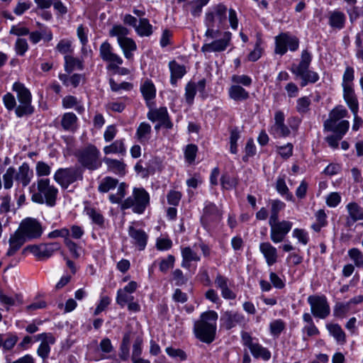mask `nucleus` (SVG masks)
Listing matches in <instances>:
<instances>
[{"instance_id": "nucleus-23", "label": "nucleus", "mask_w": 363, "mask_h": 363, "mask_svg": "<svg viewBox=\"0 0 363 363\" xmlns=\"http://www.w3.org/2000/svg\"><path fill=\"white\" fill-rule=\"evenodd\" d=\"M349 216L347 218V226H351L357 220H363V208L355 202L349 203L347 206Z\"/></svg>"}, {"instance_id": "nucleus-19", "label": "nucleus", "mask_w": 363, "mask_h": 363, "mask_svg": "<svg viewBox=\"0 0 363 363\" xmlns=\"http://www.w3.org/2000/svg\"><path fill=\"white\" fill-rule=\"evenodd\" d=\"M230 39L231 33L225 32L222 38L204 44L201 47V51L203 52H222L227 48Z\"/></svg>"}, {"instance_id": "nucleus-29", "label": "nucleus", "mask_w": 363, "mask_h": 363, "mask_svg": "<svg viewBox=\"0 0 363 363\" xmlns=\"http://www.w3.org/2000/svg\"><path fill=\"white\" fill-rule=\"evenodd\" d=\"M151 126L145 122L141 123L138 127L135 133V138L141 144L147 143L150 138Z\"/></svg>"}, {"instance_id": "nucleus-2", "label": "nucleus", "mask_w": 363, "mask_h": 363, "mask_svg": "<svg viewBox=\"0 0 363 363\" xmlns=\"http://www.w3.org/2000/svg\"><path fill=\"white\" fill-rule=\"evenodd\" d=\"M58 189L50 184L49 179H40L37 181V189L33 193L31 200L39 204L53 207L56 204Z\"/></svg>"}, {"instance_id": "nucleus-62", "label": "nucleus", "mask_w": 363, "mask_h": 363, "mask_svg": "<svg viewBox=\"0 0 363 363\" xmlns=\"http://www.w3.org/2000/svg\"><path fill=\"white\" fill-rule=\"evenodd\" d=\"M36 174L38 177L48 176L51 172L50 167L44 162L39 161L36 164Z\"/></svg>"}, {"instance_id": "nucleus-17", "label": "nucleus", "mask_w": 363, "mask_h": 363, "mask_svg": "<svg viewBox=\"0 0 363 363\" xmlns=\"http://www.w3.org/2000/svg\"><path fill=\"white\" fill-rule=\"evenodd\" d=\"M99 53L101 58L109 62V68L116 69L118 65L123 63L122 58L113 52V48L107 41L104 42L99 48Z\"/></svg>"}, {"instance_id": "nucleus-12", "label": "nucleus", "mask_w": 363, "mask_h": 363, "mask_svg": "<svg viewBox=\"0 0 363 363\" xmlns=\"http://www.w3.org/2000/svg\"><path fill=\"white\" fill-rule=\"evenodd\" d=\"M227 10V7L222 4L213 6L206 13L204 23L209 22L218 28H222L226 21Z\"/></svg>"}, {"instance_id": "nucleus-52", "label": "nucleus", "mask_w": 363, "mask_h": 363, "mask_svg": "<svg viewBox=\"0 0 363 363\" xmlns=\"http://www.w3.org/2000/svg\"><path fill=\"white\" fill-rule=\"evenodd\" d=\"M126 185L121 183L118 186L117 193L116 194L109 195V200L113 203H119L125 195Z\"/></svg>"}, {"instance_id": "nucleus-54", "label": "nucleus", "mask_w": 363, "mask_h": 363, "mask_svg": "<svg viewBox=\"0 0 363 363\" xmlns=\"http://www.w3.org/2000/svg\"><path fill=\"white\" fill-rule=\"evenodd\" d=\"M197 151L198 147L196 145L189 144L186 145L184 150V157L188 163L191 164L194 162Z\"/></svg>"}, {"instance_id": "nucleus-56", "label": "nucleus", "mask_w": 363, "mask_h": 363, "mask_svg": "<svg viewBox=\"0 0 363 363\" xmlns=\"http://www.w3.org/2000/svg\"><path fill=\"white\" fill-rule=\"evenodd\" d=\"M292 235L294 238H296L300 243L303 244V245H307L309 241L308 234L304 229H294Z\"/></svg>"}, {"instance_id": "nucleus-45", "label": "nucleus", "mask_w": 363, "mask_h": 363, "mask_svg": "<svg viewBox=\"0 0 363 363\" xmlns=\"http://www.w3.org/2000/svg\"><path fill=\"white\" fill-rule=\"evenodd\" d=\"M128 33V30L121 25H115L109 30V35L111 37H117L118 43L120 42L121 40L127 38Z\"/></svg>"}, {"instance_id": "nucleus-57", "label": "nucleus", "mask_w": 363, "mask_h": 363, "mask_svg": "<svg viewBox=\"0 0 363 363\" xmlns=\"http://www.w3.org/2000/svg\"><path fill=\"white\" fill-rule=\"evenodd\" d=\"M133 300V296L131 294L125 292L124 291L118 290L117 292L116 302L118 305L123 307L129 301Z\"/></svg>"}, {"instance_id": "nucleus-50", "label": "nucleus", "mask_w": 363, "mask_h": 363, "mask_svg": "<svg viewBox=\"0 0 363 363\" xmlns=\"http://www.w3.org/2000/svg\"><path fill=\"white\" fill-rule=\"evenodd\" d=\"M348 255L357 267H363V254L359 249H350L348 251Z\"/></svg>"}, {"instance_id": "nucleus-59", "label": "nucleus", "mask_w": 363, "mask_h": 363, "mask_svg": "<svg viewBox=\"0 0 363 363\" xmlns=\"http://www.w3.org/2000/svg\"><path fill=\"white\" fill-rule=\"evenodd\" d=\"M240 133L237 128L233 129L230 131V151L233 154H236L238 152L237 142H238V139L240 138Z\"/></svg>"}, {"instance_id": "nucleus-13", "label": "nucleus", "mask_w": 363, "mask_h": 363, "mask_svg": "<svg viewBox=\"0 0 363 363\" xmlns=\"http://www.w3.org/2000/svg\"><path fill=\"white\" fill-rule=\"evenodd\" d=\"M275 52L280 55H284L287 51V48L291 51H296L298 48V40L294 36H291L287 33H281L275 38Z\"/></svg>"}, {"instance_id": "nucleus-46", "label": "nucleus", "mask_w": 363, "mask_h": 363, "mask_svg": "<svg viewBox=\"0 0 363 363\" xmlns=\"http://www.w3.org/2000/svg\"><path fill=\"white\" fill-rule=\"evenodd\" d=\"M210 0H194L189 3L191 6V13L193 16L198 17L201 15L202 9Z\"/></svg>"}, {"instance_id": "nucleus-9", "label": "nucleus", "mask_w": 363, "mask_h": 363, "mask_svg": "<svg viewBox=\"0 0 363 363\" xmlns=\"http://www.w3.org/2000/svg\"><path fill=\"white\" fill-rule=\"evenodd\" d=\"M17 230L28 241L40 238L43 233L41 223L33 218L22 220Z\"/></svg>"}, {"instance_id": "nucleus-20", "label": "nucleus", "mask_w": 363, "mask_h": 363, "mask_svg": "<svg viewBox=\"0 0 363 363\" xmlns=\"http://www.w3.org/2000/svg\"><path fill=\"white\" fill-rule=\"evenodd\" d=\"M28 240L23 235L16 230L13 233L11 234L9 239V248L6 255L12 257L23 247Z\"/></svg>"}, {"instance_id": "nucleus-3", "label": "nucleus", "mask_w": 363, "mask_h": 363, "mask_svg": "<svg viewBox=\"0 0 363 363\" xmlns=\"http://www.w3.org/2000/svg\"><path fill=\"white\" fill-rule=\"evenodd\" d=\"M33 177V172L26 162H23L16 170L14 167H9L3 175L4 187L10 189L15 180L17 184L23 187L27 186Z\"/></svg>"}, {"instance_id": "nucleus-25", "label": "nucleus", "mask_w": 363, "mask_h": 363, "mask_svg": "<svg viewBox=\"0 0 363 363\" xmlns=\"http://www.w3.org/2000/svg\"><path fill=\"white\" fill-rule=\"evenodd\" d=\"M347 111L342 106H337L329 113V118L324 122V128H332L333 123L346 117Z\"/></svg>"}, {"instance_id": "nucleus-63", "label": "nucleus", "mask_w": 363, "mask_h": 363, "mask_svg": "<svg viewBox=\"0 0 363 363\" xmlns=\"http://www.w3.org/2000/svg\"><path fill=\"white\" fill-rule=\"evenodd\" d=\"M28 49L27 40L23 38H18L15 43V50L16 54L21 56L24 55Z\"/></svg>"}, {"instance_id": "nucleus-47", "label": "nucleus", "mask_w": 363, "mask_h": 363, "mask_svg": "<svg viewBox=\"0 0 363 363\" xmlns=\"http://www.w3.org/2000/svg\"><path fill=\"white\" fill-rule=\"evenodd\" d=\"M271 215L269 221L279 220V213L285 206V204L279 200H273L271 202Z\"/></svg>"}, {"instance_id": "nucleus-1", "label": "nucleus", "mask_w": 363, "mask_h": 363, "mask_svg": "<svg viewBox=\"0 0 363 363\" xmlns=\"http://www.w3.org/2000/svg\"><path fill=\"white\" fill-rule=\"evenodd\" d=\"M218 314L214 311L203 313L194 323V333L196 338L205 343L212 342L216 337Z\"/></svg>"}, {"instance_id": "nucleus-64", "label": "nucleus", "mask_w": 363, "mask_h": 363, "mask_svg": "<svg viewBox=\"0 0 363 363\" xmlns=\"http://www.w3.org/2000/svg\"><path fill=\"white\" fill-rule=\"evenodd\" d=\"M143 339L138 337L133 345L131 359L140 357L143 352Z\"/></svg>"}, {"instance_id": "nucleus-39", "label": "nucleus", "mask_w": 363, "mask_h": 363, "mask_svg": "<svg viewBox=\"0 0 363 363\" xmlns=\"http://www.w3.org/2000/svg\"><path fill=\"white\" fill-rule=\"evenodd\" d=\"M332 126V128H325V130L334 132L339 138H342L349 129L350 123L347 120H343L338 123H333Z\"/></svg>"}, {"instance_id": "nucleus-16", "label": "nucleus", "mask_w": 363, "mask_h": 363, "mask_svg": "<svg viewBox=\"0 0 363 363\" xmlns=\"http://www.w3.org/2000/svg\"><path fill=\"white\" fill-rule=\"evenodd\" d=\"M35 338L36 340L40 341V344L37 349V354L45 362L50 355V345L55 343V337L50 333H43L38 334Z\"/></svg>"}, {"instance_id": "nucleus-32", "label": "nucleus", "mask_w": 363, "mask_h": 363, "mask_svg": "<svg viewBox=\"0 0 363 363\" xmlns=\"http://www.w3.org/2000/svg\"><path fill=\"white\" fill-rule=\"evenodd\" d=\"M345 15L339 11H334L329 16V24L331 27L342 29L345 26Z\"/></svg>"}, {"instance_id": "nucleus-31", "label": "nucleus", "mask_w": 363, "mask_h": 363, "mask_svg": "<svg viewBox=\"0 0 363 363\" xmlns=\"http://www.w3.org/2000/svg\"><path fill=\"white\" fill-rule=\"evenodd\" d=\"M62 104L65 108H74L77 113H82L84 111V107L74 96H66L62 100Z\"/></svg>"}, {"instance_id": "nucleus-44", "label": "nucleus", "mask_w": 363, "mask_h": 363, "mask_svg": "<svg viewBox=\"0 0 363 363\" xmlns=\"http://www.w3.org/2000/svg\"><path fill=\"white\" fill-rule=\"evenodd\" d=\"M28 253L33 254L38 259H44L42 244L27 245L23 249L21 254L26 255Z\"/></svg>"}, {"instance_id": "nucleus-38", "label": "nucleus", "mask_w": 363, "mask_h": 363, "mask_svg": "<svg viewBox=\"0 0 363 363\" xmlns=\"http://www.w3.org/2000/svg\"><path fill=\"white\" fill-rule=\"evenodd\" d=\"M327 329L334 338L340 343L343 344L346 341L345 332L338 324H328Z\"/></svg>"}, {"instance_id": "nucleus-21", "label": "nucleus", "mask_w": 363, "mask_h": 363, "mask_svg": "<svg viewBox=\"0 0 363 363\" xmlns=\"http://www.w3.org/2000/svg\"><path fill=\"white\" fill-rule=\"evenodd\" d=\"M221 219V212L213 203H207L203 209L201 222L203 225H208L212 222H217Z\"/></svg>"}, {"instance_id": "nucleus-28", "label": "nucleus", "mask_w": 363, "mask_h": 363, "mask_svg": "<svg viewBox=\"0 0 363 363\" xmlns=\"http://www.w3.org/2000/svg\"><path fill=\"white\" fill-rule=\"evenodd\" d=\"M182 267L189 268L191 262H198L200 260L199 255L189 247L182 249Z\"/></svg>"}, {"instance_id": "nucleus-18", "label": "nucleus", "mask_w": 363, "mask_h": 363, "mask_svg": "<svg viewBox=\"0 0 363 363\" xmlns=\"http://www.w3.org/2000/svg\"><path fill=\"white\" fill-rule=\"evenodd\" d=\"M284 114L282 111H278L274 113V124L271 128V133L276 137L285 138L290 135L291 131L288 126L284 124Z\"/></svg>"}, {"instance_id": "nucleus-35", "label": "nucleus", "mask_w": 363, "mask_h": 363, "mask_svg": "<svg viewBox=\"0 0 363 363\" xmlns=\"http://www.w3.org/2000/svg\"><path fill=\"white\" fill-rule=\"evenodd\" d=\"M229 96L235 101H243L248 99L249 93L239 85H233L229 89Z\"/></svg>"}, {"instance_id": "nucleus-37", "label": "nucleus", "mask_w": 363, "mask_h": 363, "mask_svg": "<svg viewBox=\"0 0 363 363\" xmlns=\"http://www.w3.org/2000/svg\"><path fill=\"white\" fill-rule=\"evenodd\" d=\"M135 30L140 36H150L152 33V26L147 18H140L139 24L135 26Z\"/></svg>"}, {"instance_id": "nucleus-30", "label": "nucleus", "mask_w": 363, "mask_h": 363, "mask_svg": "<svg viewBox=\"0 0 363 363\" xmlns=\"http://www.w3.org/2000/svg\"><path fill=\"white\" fill-rule=\"evenodd\" d=\"M104 162L107 165L108 169L116 174L123 175L125 173V164L118 160L105 157Z\"/></svg>"}, {"instance_id": "nucleus-34", "label": "nucleus", "mask_w": 363, "mask_h": 363, "mask_svg": "<svg viewBox=\"0 0 363 363\" xmlns=\"http://www.w3.org/2000/svg\"><path fill=\"white\" fill-rule=\"evenodd\" d=\"M120 47L122 48L124 55L127 59H130L133 56L132 52L136 50L137 45L135 41L130 38H125L118 42Z\"/></svg>"}, {"instance_id": "nucleus-58", "label": "nucleus", "mask_w": 363, "mask_h": 363, "mask_svg": "<svg viewBox=\"0 0 363 363\" xmlns=\"http://www.w3.org/2000/svg\"><path fill=\"white\" fill-rule=\"evenodd\" d=\"M285 324L283 320L279 319L272 322L269 325L270 332L274 336H279L284 330Z\"/></svg>"}, {"instance_id": "nucleus-5", "label": "nucleus", "mask_w": 363, "mask_h": 363, "mask_svg": "<svg viewBox=\"0 0 363 363\" xmlns=\"http://www.w3.org/2000/svg\"><path fill=\"white\" fill-rule=\"evenodd\" d=\"M12 89L16 93L19 104L16 107L15 113L17 117L31 115L34 111V108L31 105L32 96L30 91L20 82H15L13 84Z\"/></svg>"}, {"instance_id": "nucleus-40", "label": "nucleus", "mask_w": 363, "mask_h": 363, "mask_svg": "<svg viewBox=\"0 0 363 363\" xmlns=\"http://www.w3.org/2000/svg\"><path fill=\"white\" fill-rule=\"evenodd\" d=\"M118 183V179H113L111 177H106L101 180L98 189L101 193H106L110 190L115 189Z\"/></svg>"}, {"instance_id": "nucleus-49", "label": "nucleus", "mask_w": 363, "mask_h": 363, "mask_svg": "<svg viewBox=\"0 0 363 363\" xmlns=\"http://www.w3.org/2000/svg\"><path fill=\"white\" fill-rule=\"evenodd\" d=\"M43 259H48L55 252L60 249V244L58 242H50L46 244H42Z\"/></svg>"}, {"instance_id": "nucleus-26", "label": "nucleus", "mask_w": 363, "mask_h": 363, "mask_svg": "<svg viewBox=\"0 0 363 363\" xmlns=\"http://www.w3.org/2000/svg\"><path fill=\"white\" fill-rule=\"evenodd\" d=\"M343 98L351 111H359V103L353 87L343 88Z\"/></svg>"}, {"instance_id": "nucleus-53", "label": "nucleus", "mask_w": 363, "mask_h": 363, "mask_svg": "<svg viewBox=\"0 0 363 363\" xmlns=\"http://www.w3.org/2000/svg\"><path fill=\"white\" fill-rule=\"evenodd\" d=\"M311 101L308 96L299 98L296 102V111L303 114L308 111Z\"/></svg>"}, {"instance_id": "nucleus-6", "label": "nucleus", "mask_w": 363, "mask_h": 363, "mask_svg": "<svg viewBox=\"0 0 363 363\" xmlns=\"http://www.w3.org/2000/svg\"><path fill=\"white\" fill-rule=\"evenodd\" d=\"M150 203L149 194L143 188H134L132 196L121 204V210L132 208L135 213H143Z\"/></svg>"}, {"instance_id": "nucleus-41", "label": "nucleus", "mask_w": 363, "mask_h": 363, "mask_svg": "<svg viewBox=\"0 0 363 363\" xmlns=\"http://www.w3.org/2000/svg\"><path fill=\"white\" fill-rule=\"evenodd\" d=\"M104 152L106 155L113 153H121L125 152V147L122 140H116L111 145L105 146Z\"/></svg>"}, {"instance_id": "nucleus-8", "label": "nucleus", "mask_w": 363, "mask_h": 363, "mask_svg": "<svg viewBox=\"0 0 363 363\" xmlns=\"http://www.w3.org/2000/svg\"><path fill=\"white\" fill-rule=\"evenodd\" d=\"M83 173V169L79 167L60 168L55 172L54 179L62 189H66L75 182L82 181Z\"/></svg>"}, {"instance_id": "nucleus-4", "label": "nucleus", "mask_w": 363, "mask_h": 363, "mask_svg": "<svg viewBox=\"0 0 363 363\" xmlns=\"http://www.w3.org/2000/svg\"><path fill=\"white\" fill-rule=\"evenodd\" d=\"M311 55L307 50L301 53V60L298 65H294L291 69V72L301 79V86H306L308 83H315L319 79L317 72L309 70L311 62Z\"/></svg>"}, {"instance_id": "nucleus-14", "label": "nucleus", "mask_w": 363, "mask_h": 363, "mask_svg": "<svg viewBox=\"0 0 363 363\" xmlns=\"http://www.w3.org/2000/svg\"><path fill=\"white\" fill-rule=\"evenodd\" d=\"M241 337L243 345L250 349L252 354L255 358H262L264 360H269L270 359V352L259 343L253 342L252 337L248 333L242 332Z\"/></svg>"}, {"instance_id": "nucleus-24", "label": "nucleus", "mask_w": 363, "mask_h": 363, "mask_svg": "<svg viewBox=\"0 0 363 363\" xmlns=\"http://www.w3.org/2000/svg\"><path fill=\"white\" fill-rule=\"evenodd\" d=\"M259 250L264 257L266 262L272 266L277 262V250L270 242H264L259 245Z\"/></svg>"}, {"instance_id": "nucleus-10", "label": "nucleus", "mask_w": 363, "mask_h": 363, "mask_svg": "<svg viewBox=\"0 0 363 363\" xmlns=\"http://www.w3.org/2000/svg\"><path fill=\"white\" fill-rule=\"evenodd\" d=\"M307 301L311 306V313L315 318L325 319L329 315L330 308L325 296H309Z\"/></svg>"}, {"instance_id": "nucleus-43", "label": "nucleus", "mask_w": 363, "mask_h": 363, "mask_svg": "<svg viewBox=\"0 0 363 363\" xmlns=\"http://www.w3.org/2000/svg\"><path fill=\"white\" fill-rule=\"evenodd\" d=\"M77 118L73 113H65L61 120V125L66 130H72L75 123H77Z\"/></svg>"}, {"instance_id": "nucleus-7", "label": "nucleus", "mask_w": 363, "mask_h": 363, "mask_svg": "<svg viewBox=\"0 0 363 363\" xmlns=\"http://www.w3.org/2000/svg\"><path fill=\"white\" fill-rule=\"evenodd\" d=\"M100 151L94 145H89L84 148L78 150L75 156L81 165L91 171L101 167L102 162L100 159Z\"/></svg>"}, {"instance_id": "nucleus-11", "label": "nucleus", "mask_w": 363, "mask_h": 363, "mask_svg": "<svg viewBox=\"0 0 363 363\" xmlns=\"http://www.w3.org/2000/svg\"><path fill=\"white\" fill-rule=\"evenodd\" d=\"M269 225L270 226V239L274 243L282 242L293 226L292 222L285 220L269 221Z\"/></svg>"}, {"instance_id": "nucleus-15", "label": "nucleus", "mask_w": 363, "mask_h": 363, "mask_svg": "<svg viewBox=\"0 0 363 363\" xmlns=\"http://www.w3.org/2000/svg\"><path fill=\"white\" fill-rule=\"evenodd\" d=\"M220 325L226 330H230L237 325L246 323L245 315L238 311H227L220 317Z\"/></svg>"}, {"instance_id": "nucleus-55", "label": "nucleus", "mask_w": 363, "mask_h": 363, "mask_svg": "<svg viewBox=\"0 0 363 363\" xmlns=\"http://www.w3.org/2000/svg\"><path fill=\"white\" fill-rule=\"evenodd\" d=\"M196 93V84L193 82H189L185 87V99L189 104H193Z\"/></svg>"}, {"instance_id": "nucleus-61", "label": "nucleus", "mask_w": 363, "mask_h": 363, "mask_svg": "<svg viewBox=\"0 0 363 363\" xmlns=\"http://www.w3.org/2000/svg\"><path fill=\"white\" fill-rule=\"evenodd\" d=\"M175 262L174 257L173 255H168L167 258L163 259L160 263V270L164 273H166L169 269L173 268Z\"/></svg>"}, {"instance_id": "nucleus-51", "label": "nucleus", "mask_w": 363, "mask_h": 363, "mask_svg": "<svg viewBox=\"0 0 363 363\" xmlns=\"http://www.w3.org/2000/svg\"><path fill=\"white\" fill-rule=\"evenodd\" d=\"M354 79V70L352 67H347L342 77V88L346 86L353 87Z\"/></svg>"}, {"instance_id": "nucleus-33", "label": "nucleus", "mask_w": 363, "mask_h": 363, "mask_svg": "<svg viewBox=\"0 0 363 363\" xmlns=\"http://www.w3.org/2000/svg\"><path fill=\"white\" fill-rule=\"evenodd\" d=\"M143 96L147 103L155 98L156 89L154 84L150 81H145L140 86Z\"/></svg>"}, {"instance_id": "nucleus-36", "label": "nucleus", "mask_w": 363, "mask_h": 363, "mask_svg": "<svg viewBox=\"0 0 363 363\" xmlns=\"http://www.w3.org/2000/svg\"><path fill=\"white\" fill-rule=\"evenodd\" d=\"M65 69L68 73L72 72L74 69L82 70L84 68L82 61L71 55H65Z\"/></svg>"}, {"instance_id": "nucleus-42", "label": "nucleus", "mask_w": 363, "mask_h": 363, "mask_svg": "<svg viewBox=\"0 0 363 363\" xmlns=\"http://www.w3.org/2000/svg\"><path fill=\"white\" fill-rule=\"evenodd\" d=\"M168 116L167 108L160 107L150 111L147 113V118L152 122L164 121V118Z\"/></svg>"}, {"instance_id": "nucleus-60", "label": "nucleus", "mask_w": 363, "mask_h": 363, "mask_svg": "<svg viewBox=\"0 0 363 363\" xmlns=\"http://www.w3.org/2000/svg\"><path fill=\"white\" fill-rule=\"evenodd\" d=\"M165 351L167 354L172 358H178L182 361H184L186 359V354L185 352L181 349L169 347L166 348Z\"/></svg>"}, {"instance_id": "nucleus-48", "label": "nucleus", "mask_w": 363, "mask_h": 363, "mask_svg": "<svg viewBox=\"0 0 363 363\" xmlns=\"http://www.w3.org/2000/svg\"><path fill=\"white\" fill-rule=\"evenodd\" d=\"M276 189L282 196H286L289 200L293 199V195L289 192V189L287 187L285 180L282 177H279L276 182Z\"/></svg>"}, {"instance_id": "nucleus-22", "label": "nucleus", "mask_w": 363, "mask_h": 363, "mask_svg": "<svg viewBox=\"0 0 363 363\" xmlns=\"http://www.w3.org/2000/svg\"><path fill=\"white\" fill-rule=\"evenodd\" d=\"M128 235L133 240L135 246L139 250H143L145 248L148 235L144 230L130 226L128 228Z\"/></svg>"}, {"instance_id": "nucleus-27", "label": "nucleus", "mask_w": 363, "mask_h": 363, "mask_svg": "<svg viewBox=\"0 0 363 363\" xmlns=\"http://www.w3.org/2000/svg\"><path fill=\"white\" fill-rule=\"evenodd\" d=\"M169 68L171 72L170 82L176 85L177 80L182 79L186 74V67L173 60L169 62Z\"/></svg>"}]
</instances>
